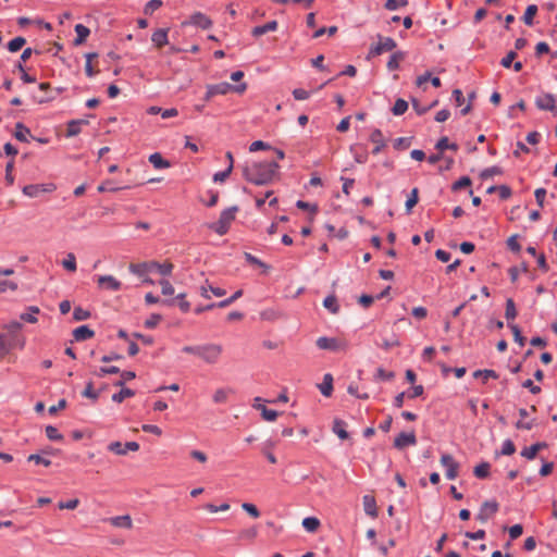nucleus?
I'll return each instance as SVG.
<instances>
[{"instance_id":"1","label":"nucleus","mask_w":557,"mask_h":557,"mask_svg":"<svg viewBox=\"0 0 557 557\" xmlns=\"http://www.w3.org/2000/svg\"><path fill=\"white\" fill-rule=\"evenodd\" d=\"M278 168L274 161L253 162L244 168L243 174L255 185H267L273 181Z\"/></svg>"},{"instance_id":"2","label":"nucleus","mask_w":557,"mask_h":557,"mask_svg":"<svg viewBox=\"0 0 557 557\" xmlns=\"http://www.w3.org/2000/svg\"><path fill=\"white\" fill-rule=\"evenodd\" d=\"M173 268L174 265L171 262L159 263L157 261H148L141 263H131L128 270L137 276H145L146 274L153 271H157L161 275L166 276L172 273Z\"/></svg>"},{"instance_id":"3","label":"nucleus","mask_w":557,"mask_h":557,"mask_svg":"<svg viewBox=\"0 0 557 557\" xmlns=\"http://www.w3.org/2000/svg\"><path fill=\"white\" fill-rule=\"evenodd\" d=\"M237 212L238 207L236 206L223 210L216 222L207 224L208 228L212 230L220 236L225 235L234 222Z\"/></svg>"},{"instance_id":"4","label":"nucleus","mask_w":557,"mask_h":557,"mask_svg":"<svg viewBox=\"0 0 557 557\" xmlns=\"http://www.w3.org/2000/svg\"><path fill=\"white\" fill-rule=\"evenodd\" d=\"M206 89L205 100L209 101L216 95H226L230 91L243 94L247 89V84L243 83L238 86H234L224 82L220 84L207 85Z\"/></svg>"},{"instance_id":"5","label":"nucleus","mask_w":557,"mask_h":557,"mask_svg":"<svg viewBox=\"0 0 557 557\" xmlns=\"http://www.w3.org/2000/svg\"><path fill=\"white\" fill-rule=\"evenodd\" d=\"M223 352V347L220 344H203L199 345L198 357L208 364L216 363Z\"/></svg>"},{"instance_id":"6","label":"nucleus","mask_w":557,"mask_h":557,"mask_svg":"<svg viewBox=\"0 0 557 557\" xmlns=\"http://www.w3.org/2000/svg\"><path fill=\"white\" fill-rule=\"evenodd\" d=\"M535 106L539 110L549 111L555 116L557 115L556 98L549 92H543L535 98Z\"/></svg>"},{"instance_id":"7","label":"nucleus","mask_w":557,"mask_h":557,"mask_svg":"<svg viewBox=\"0 0 557 557\" xmlns=\"http://www.w3.org/2000/svg\"><path fill=\"white\" fill-rule=\"evenodd\" d=\"M441 465L446 469V478L455 480L458 476L459 463L449 454H443L441 457Z\"/></svg>"},{"instance_id":"8","label":"nucleus","mask_w":557,"mask_h":557,"mask_svg":"<svg viewBox=\"0 0 557 557\" xmlns=\"http://www.w3.org/2000/svg\"><path fill=\"white\" fill-rule=\"evenodd\" d=\"M497 511H498V503L495 500H486L481 505L480 510L476 515V519L480 522L485 523Z\"/></svg>"},{"instance_id":"9","label":"nucleus","mask_w":557,"mask_h":557,"mask_svg":"<svg viewBox=\"0 0 557 557\" xmlns=\"http://www.w3.org/2000/svg\"><path fill=\"white\" fill-rule=\"evenodd\" d=\"M317 346L320 349L339 351L346 348L345 342L335 337H319L317 339Z\"/></svg>"},{"instance_id":"10","label":"nucleus","mask_w":557,"mask_h":557,"mask_svg":"<svg viewBox=\"0 0 557 557\" xmlns=\"http://www.w3.org/2000/svg\"><path fill=\"white\" fill-rule=\"evenodd\" d=\"M55 189L53 184H29L23 187V194L27 197L35 198L42 193H51Z\"/></svg>"},{"instance_id":"11","label":"nucleus","mask_w":557,"mask_h":557,"mask_svg":"<svg viewBox=\"0 0 557 557\" xmlns=\"http://www.w3.org/2000/svg\"><path fill=\"white\" fill-rule=\"evenodd\" d=\"M108 449L115 455L124 456L128 450L137 451L139 449V444L137 442H127L126 444L112 442L109 444Z\"/></svg>"},{"instance_id":"12","label":"nucleus","mask_w":557,"mask_h":557,"mask_svg":"<svg viewBox=\"0 0 557 557\" xmlns=\"http://www.w3.org/2000/svg\"><path fill=\"white\" fill-rule=\"evenodd\" d=\"M99 288L116 292L122 287V283L113 275H100L97 277Z\"/></svg>"},{"instance_id":"13","label":"nucleus","mask_w":557,"mask_h":557,"mask_svg":"<svg viewBox=\"0 0 557 557\" xmlns=\"http://www.w3.org/2000/svg\"><path fill=\"white\" fill-rule=\"evenodd\" d=\"M187 24L200 27L202 29H208L212 26V21L206 14H203L201 12H195L194 14L190 15V17L187 22L183 23V25H187Z\"/></svg>"},{"instance_id":"14","label":"nucleus","mask_w":557,"mask_h":557,"mask_svg":"<svg viewBox=\"0 0 557 557\" xmlns=\"http://www.w3.org/2000/svg\"><path fill=\"white\" fill-rule=\"evenodd\" d=\"M417 443V437L414 432L405 433L401 432L395 440L394 446L397 449H404L407 446H413Z\"/></svg>"},{"instance_id":"15","label":"nucleus","mask_w":557,"mask_h":557,"mask_svg":"<svg viewBox=\"0 0 557 557\" xmlns=\"http://www.w3.org/2000/svg\"><path fill=\"white\" fill-rule=\"evenodd\" d=\"M396 47V42L391 37H380L379 44L372 48L371 52L374 54H381L385 51H392Z\"/></svg>"},{"instance_id":"16","label":"nucleus","mask_w":557,"mask_h":557,"mask_svg":"<svg viewBox=\"0 0 557 557\" xmlns=\"http://www.w3.org/2000/svg\"><path fill=\"white\" fill-rule=\"evenodd\" d=\"M13 272L14 271L12 269H0V293H4L7 290H15L17 288L16 283L3 278V276H9L13 274Z\"/></svg>"},{"instance_id":"17","label":"nucleus","mask_w":557,"mask_h":557,"mask_svg":"<svg viewBox=\"0 0 557 557\" xmlns=\"http://www.w3.org/2000/svg\"><path fill=\"white\" fill-rule=\"evenodd\" d=\"M370 140L375 145V147L372 150L373 154H377L381 152L383 148L386 146V141L383 137V134L380 129H374L370 135Z\"/></svg>"},{"instance_id":"18","label":"nucleus","mask_w":557,"mask_h":557,"mask_svg":"<svg viewBox=\"0 0 557 557\" xmlns=\"http://www.w3.org/2000/svg\"><path fill=\"white\" fill-rule=\"evenodd\" d=\"M109 522L115 528L127 530L133 528V520L129 515L112 517L109 519Z\"/></svg>"},{"instance_id":"19","label":"nucleus","mask_w":557,"mask_h":557,"mask_svg":"<svg viewBox=\"0 0 557 557\" xmlns=\"http://www.w3.org/2000/svg\"><path fill=\"white\" fill-rule=\"evenodd\" d=\"M362 502L366 513L375 518L377 516L375 498L371 495H364Z\"/></svg>"},{"instance_id":"20","label":"nucleus","mask_w":557,"mask_h":557,"mask_svg":"<svg viewBox=\"0 0 557 557\" xmlns=\"http://www.w3.org/2000/svg\"><path fill=\"white\" fill-rule=\"evenodd\" d=\"M519 416H520V420L517 421L516 423V428L518 430H531L533 426H534V420H529V421H525V419L528 418L529 416V412L527 409L524 408H520L519 409Z\"/></svg>"},{"instance_id":"21","label":"nucleus","mask_w":557,"mask_h":557,"mask_svg":"<svg viewBox=\"0 0 557 557\" xmlns=\"http://www.w3.org/2000/svg\"><path fill=\"white\" fill-rule=\"evenodd\" d=\"M94 335H95V332L91 329H89L87 325L78 326L73 332V336H74L75 341H77V342H83V341L89 339Z\"/></svg>"},{"instance_id":"22","label":"nucleus","mask_w":557,"mask_h":557,"mask_svg":"<svg viewBox=\"0 0 557 557\" xmlns=\"http://www.w3.org/2000/svg\"><path fill=\"white\" fill-rule=\"evenodd\" d=\"M277 26H278V24L276 21H271L264 25L256 26L251 33L253 36L259 37L269 32H275L277 29Z\"/></svg>"},{"instance_id":"23","label":"nucleus","mask_w":557,"mask_h":557,"mask_svg":"<svg viewBox=\"0 0 557 557\" xmlns=\"http://www.w3.org/2000/svg\"><path fill=\"white\" fill-rule=\"evenodd\" d=\"M545 447H546L545 443H536L534 445H531L530 447L523 448L521 451V456L527 459H530V460L534 459L536 457L537 453Z\"/></svg>"},{"instance_id":"24","label":"nucleus","mask_w":557,"mask_h":557,"mask_svg":"<svg viewBox=\"0 0 557 557\" xmlns=\"http://www.w3.org/2000/svg\"><path fill=\"white\" fill-rule=\"evenodd\" d=\"M75 33H76L77 37L75 38L74 44L76 46H79L86 41L87 37L90 34V30L88 27L84 26L83 24H76Z\"/></svg>"},{"instance_id":"25","label":"nucleus","mask_w":557,"mask_h":557,"mask_svg":"<svg viewBox=\"0 0 557 557\" xmlns=\"http://www.w3.org/2000/svg\"><path fill=\"white\" fill-rule=\"evenodd\" d=\"M319 389L322 395L330 397L333 391V376L326 373L323 377V382L319 385Z\"/></svg>"},{"instance_id":"26","label":"nucleus","mask_w":557,"mask_h":557,"mask_svg":"<svg viewBox=\"0 0 557 557\" xmlns=\"http://www.w3.org/2000/svg\"><path fill=\"white\" fill-rule=\"evenodd\" d=\"M151 40L158 48L163 47L168 44V32L162 28L156 30L152 34Z\"/></svg>"},{"instance_id":"27","label":"nucleus","mask_w":557,"mask_h":557,"mask_svg":"<svg viewBox=\"0 0 557 557\" xmlns=\"http://www.w3.org/2000/svg\"><path fill=\"white\" fill-rule=\"evenodd\" d=\"M28 136H30L29 128L22 123H17L15 125L14 137L20 141L27 143Z\"/></svg>"},{"instance_id":"28","label":"nucleus","mask_w":557,"mask_h":557,"mask_svg":"<svg viewBox=\"0 0 557 557\" xmlns=\"http://www.w3.org/2000/svg\"><path fill=\"white\" fill-rule=\"evenodd\" d=\"M233 391L231 388H218L214 391L212 395V400L214 404H225L228 399V395Z\"/></svg>"},{"instance_id":"29","label":"nucleus","mask_w":557,"mask_h":557,"mask_svg":"<svg viewBox=\"0 0 557 557\" xmlns=\"http://www.w3.org/2000/svg\"><path fill=\"white\" fill-rule=\"evenodd\" d=\"M149 162L156 168V169H168L170 168V162L162 158V156L159 152H154L149 156Z\"/></svg>"},{"instance_id":"30","label":"nucleus","mask_w":557,"mask_h":557,"mask_svg":"<svg viewBox=\"0 0 557 557\" xmlns=\"http://www.w3.org/2000/svg\"><path fill=\"white\" fill-rule=\"evenodd\" d=\"M275 447V443L268 441L262 447V454L269 460L270 463L275 465L277 462L276 457L273 455L272 449Z\"/></svg>"},{"instance_id":"31","label":"nucleus","mask_w":557,"mask_h":557,"mask_svg":"<svg viewBox=\"0 0 557 557\" xmlns=\"http://www.w3.org/2000/svg\"><path fill=\"white\" fill-rule=\"evenodd\" d=\"M38 313H39V308L36 306H32L28 308V311L22 313L20 318H21V320H23L25 322L36 323Z\"/></svg>"},{"instance_id":"32","label":"nucleus","mask_w":557,"mask_h":557,"mask_svg":"<svg viewBox=\"0 0 557 557\" xmlns=\"http://www.w3.org/2000/svg\"><path fill=\"white\" fill-rule=\"evenodd\" d=\"M302 527L308 532H315L320 527V520L315 517H307L302 520Z\"/></svg>"},{"instance_id":"33","label":"nucleus","mask_w":557,"mask_h":557,"mask_svg":"<svg viewBox=\"0 0 557 557\" xmlns=\"http://www.w3.org/2000/svg\"><path fill=\"white\" fill-rule=\"evenodd\" d=\"M346 423L342 420H335L333 423V432L341 438V440H347L348 433L345 429Z\"/></svg>"},{"instance_id":"34","label":"nucleus","mask_w":557,"mask_h":557,"mask_svg":"<svg viewBox=\"0 0 557 557\" xmlns=\"http://www.w3.org/2000/svg\"><path fill=\"white\" fill-rule=\"evenodd\" d=\"M84 123H86V122L85 121H76V120L69 122L67 128H66V136L73 137V136L78 135L81 132V125Z\"/></svg>"},{"instance_id":"35","label":"nucleus","mask_w":557,"mask_h":557,"mask_svg":"<svg viewBox=\"0 0 557 557\" xmlns=\"http://www.w3.org/2000/svg\"><path fill=\"white\" fill-rule=\"evenodd\" d=\"M490 468H491L490 463L482 462V463L478 465L476 467H474L473 473L479 479H485L490 474Z\"/></svg>"},{"instance_id":"36","label":"nucleus","mask_w":557,"mask_h":557,"mask_svg":"<svg viewBox=\"0 0 557 557\" xmlns=\"http://www.w3.org/2000/svg\"><path fill=\"white\" fill-rule=\"evenodd\" d=\"M258 536V529L256 527H251L248 529H244L239 532V540L253 541Z\"/></svg>"},{"instance_id":"37","label":"nucleus","mask_w":557,"mask_h":557,"mask_svg":"<svg viewBox=\"0 0 557 557\" xmlns=\"http://www.w3.org/2000/svg\"><path fill=\"white\" fill-rule=\"evenodd\" d=\"M62 265L65 270L70 272H75L77 268L75 255L72 252L67 253L66 258L62 261Z\"/></svg>"},{"instance_id":"38","label":"nucleus","mask_w":557,"mask_h":557,"mask_svg":"<svg viewBox=\"0 0 557 557\" xmlns=\"http://www.w3.org/2000/svg\"><path fill=\"white\" fill-rule=\"evenodd\" d=\"M536 13H537V7L535 4L529 5L523 14V17H522L523 22L527 25H532L533 18L536 15Z\"/></svg>"},{"instance_id":"39","label":"nucleus","mask_w":557,"mask_h":557,"mask_svg":"<svg viewBox=\"0 0 557 557\" xmlns=\"http://www.w3.org/2000/svg\"><path fill=\"white\" fill-rule=\"evenodd\" d=\"M134 391L131 388H122L119 393L112 395V400L115 403H122L125 398L133 397Z\"/></svg>"},{"instance_id":"40","label":"nucleus","mask_w":557,"mask_h":557,"mask_svg":"<svg viewBox=\"0 0 557 557\" xmlns=\"http://www.w3.org/2000/svg\"><path fill=\"white\" fill-rule=\"evenodd\" d=\"M97 58V53H87L86 54V64H85V72L86 75L89 77H92L97 74V71L94 69L91 61Z\"/></svg>"},{"instance_id":"41","label":"nucleus","mask_w":557,"mask_h":557,"mask_svg":"<svg viewBox=\"0 0 557 557\" xmlns=\"http://www.w3.org/2000/svg\"><path fill=\"white\" fill-rule=\"evenodd\" d=\"M408 110V102L404 99H397L394 107L392 108V112L394 115H401Z\"/></svg>"},{"instance_id":"42","label":"nucleus","mask_w":557,"mask_h":557,"mask_svg":"<svg viewBox=\"0 0 557 557\" xmlns=\"http://www.w3.org/2000/svg\"><path fill=\"white\" fill-rule=\"evenodd\" d=\"M517 309L513 300L508 298L506 301L505 317L507 320H513L517 317Z\"/></svg>"},{"instance_id":"43","label":"nucleus","mask_w":557,"mask_h":557,"mask_svg":"<svg viewBox=\"0 0 557 557\" xmlns=\"http://www.w3.org/2000/svg\"><path fill=\"white\" fill-rule=\"evenodd\" d=\"M323 306L330 310L332 313H337L338 312V304H337V299L335 296H327L324 301H323Z\"/></svg>"},{"instance_id":"44","label":"nucleus","mask_w":557,"mask_h":557,"mask_svg":"<svg viewBox=\"0 0 557 557\" xmlns=\"http://www.w3.org/2000/svg\"><path fill=\"white\" fill-rule=\"evenodd\" d=\"M281 317L280 312H277L275 309H265L260 312V319L265 321H275Z\"/></svg>"},{"instance_id":"45","label":"nucleus","mask_w":557,"mask_h":557,"mask_svg":"<svg viewBox=\"0 0 557 557\" xmlns=\"http://www.w3.org/2000/svg\"><path fill=\"white\" fill-rule=\"evenodd\" d=\"M436 149L441 152H443L445 149H451L454 151H456L458 149V146L456 144H449V140L447 137H442L437 144H436Z\"/></svg>"},{"instance_id":"46","label":"nucleus","mask_w":557,"mask_h":557,"mask_svg":"<svg viewBox=\"0 0 557 557\" xmlns=\"http://www.w3.org/2000/svg\"><path fill=\"white\" fill-rule=\"evenodd\" d=\"M419 190L418 188H413L406 201V210L407 212H410L412 208L418 203L419 197H418Z\"/></svg>"},{"instance_id":"47","label":"nucleus","mask_w":557,"mask_h":557,"mask_svg":"<svg viewBox=\"0 0 557 557\" xmlns=\"http://www.w3.org/2000/svg\"><path fill=\"white\" fill-rule=\"evenodd\" d=\"M508 326L510 327L513 339L516 343H518L520 346H523L525 343V338L522 336L521 331L517 324L509 323Z\"/></svg>"},{"instance_id":"48","label":"nucleus","mask_w":557,"mask_h":557,"mask_svg":"<svg viewBox=\"0 0 557 557\" xmlns=\"http://www.w3.org/2000/svg\"><path fill=\"white\" fill-rule=\"evenodd\" d=\"M26 40L25 38L23 37H15L13 38L9 44H8V49L11 51V52H16L18 51L20 49L23 48V46L25 45Z\"/></svg>"},{"instance_id":"49","label":"nucleus","mask_w":557,"mask_h":557,"mask_svg":"<svg viewBox=\"0 0 557 557\" xmlns=\"http://www.w3.org/2000/svg\"><path fill=\"white\" fill-rule=\"evenodd\" d=\"M242 509L246 511L251 518L257 519L260 517V511L256 505L251 503H243Z\"/></svg>"},{"instance_id":"50","label":"nucleus","mask_w":557,"mask_h":557,"mask_svg":"<svg viewBox=\"0 0 557 557\" xmlns=\"http://www.w3.org/2000/svg\"><path fill=\"white\" fill-rule=\"evenodd\" d=\"M13 347V344L10 343L7 337L0 334V358L4 357Z\"/></svg>"},{"instance_id":"51","label":"nucleus","mask_w":557,"mask_h":557,"mask_svg":"<svg viewBox=\"0 0 557 557\" xmlns=\"http://www.w3.org/2000/svg\"><path fill=\"white\" fill-rule=\"evenodd\" d=\"M243 295V290L238 289L237 292H235L231 297L220 301L216 304V307L219 308H225V307H228L230 305H232L235 300H237L239 297H242Z\"/></svg>"},{"instance_id":"52","label":"nucleus","mask_w":557,"mask_h":557,"mask_svg":"<svg viewBox=\"0 0 557 557\" xmlns=\"http://www.w3.org/2000/svg\"><path fill=\"white\" fill-rule=\"evenodd\" d=\"M46 436L50 441H61L63 438L62 434L58 431V429L52 425L46 426Z\"/></svg>"},{"instance_id":"53","label":"nucleus","mask_w":557,"mask_h":557,"mask_svg":"<svg viewBox=\"0 0 557 557\" xmlns=\"http://www.w3.org/2000/svg\"><path fill=\"white\" fill-rule=\"evenodd\" d=\"M403 58H404L403 53H400V52L394 53L387 62L388 70H391V71L397 70L399 66V62L403 60Z\"/></svg>"},{"instance_id":"54","label":"nucleus","mask_w":557,"mask_h":557,"mask_svg":"<svg viewBox=\"0 0 557 557\" xmlns=\"http://www.w3.org/2000/svg\"><path fill=\"white\" fill-rule=\"evenodd\" d=\"M162 7L161 0H150L146 3L144 13L149 15L152 14L156 10L160 9Z\"/></svg>"},{"instance_id":"55","label":"nucleus","mask_w":557,"mask_h":557,"mask_svg":"<svg viewBox=\"0 0 557 557\" xmlns=\"http://www.w3.org/2000/svg\"><path fill=\"white\" fill-rule=\"evenodd\" d=\"M89 317H90L89 311H87L81 307H76L73 311V319L75 321H84V320H87Z\"/></svg>"},{"instance_id":"56","label":"nucleus","mask_w":557,"mask_h":557,"mask_svg":"<svg viewBox=\"0 0 557 557\" xmlns=\"http://www.w3.org/2000/svg\"><path fill=\"white\" fill-rule=\"evenodd\" d=\"M261 416L265 421L272 422L275 421L278 417L277 411L268 409L267 407L261 408Z\"/></svg>"},{"instance_id":"57","label":"nucleus","mask_w":557,"mask_h":557,"mask_svg":"<svg viewBox=\"0 0 557 557\" xmlns=\"http://www.w3.org/2000/svg\"><path fill=\"white\" fill-rule=\"evenodd\" d=\"M407 4V0H387L385 3V9L394 11L397 10L398 8L406 7Z\"/></svg>"},{"instance_id":"58","label":"nucleus","mask_w":557,"mask_h":557,"mask_svg":"<svg viewBox=\"0 0 557 557\" xmlns=\"http://www.w3.org/2000/svg\"><path fill=\"white\" fill-rule=\"evenodd\" d=\"M84 397L86 398H90V399H98L99 397V393L94 391V385L91 382H88L84 392L82 393Z\"/></svg>"},{"instance_id":"59","label":"nucleus","mask_w":557,"mask_h":557,"mask_svg":"<svg viewBox=\"0 0 557 557\" xmlns=\"http://www.w3.org/2000/svg\"><path fill=\"white\" fill-rule=\"evenodd\" d=\"M500 174H502V170L498 166H492V168H487L482 171L481 178L487 180L490 177H493L494 175H500Z\"/></svg>"},{"instance_id":"60","label":"nucleus","mask_w":557,"mask_h":557,"mask_svg":"<svg viewBox=\"0 0 557 557\" xmlns=\"http://www.w3.org/2000/svg\"><path fill=\"white\" fill-rule=\"evenodd\" d=\"M232 170H233V165L228 164V166L225 171H221V172H218L214 174L213 181L220 182V183L224 182L230 176Z\"/></svg>"},{"instance_id":"61","label":"nucleus","mask_w":557,"mask_h":557,"mask_svg":"<svg viewBox=\"0 0 557 557\" xmlns=\"http://www.w3.org/2000/svg\"><path fill=\"white\" fill-rule=\"evenodd\" d=\"M516 451V446L511 440H506L503 443L502 454L510 456Z\"/></svg>"},{"instance_id":"62","label":"nucleus","mask_w":557,"mask_h":557,"mask_svg":"<svg viewBox=\"0 0 557 557\" xmlns=\"http://www.w3.org/2000/svg\"><path fill=\"white\" fill-rule=\"evenodd\" d=\"M79 504V500L77 498L70 499L67 502H60L58 504L59 509H75Z\"/></svg>"},{"instance_id":"63","label":"nucleus","mask_w":557,"mask_h":557,"mask_svg":"<svg viewBox=\"0 0 557 557\" xmlns=\"http://www.w3.org/2000/svg\"><path fill=\"white\" fill-rule=\"evenodd\" d=\"M471 185V180L468 177V176H462L461 178H459L457 182H455L453 184V189L454 190H459L463 187H468Z\"/></svg>"},{"instance_id":"64","label":"nucleus","mask_w":557,"mask_h":557,"mask_svg":"<svg viewBox=\"0 0 557 557\" xmlns=\"http://www.w3.org/2000/svg\"><path fill=\"white\" fill-rule=\"evenodd\" d=\"M517 53L515 51H509L500 61V64L508 69L511 66L512 61L516 59Z\"/></svg>"}]
</instances>
